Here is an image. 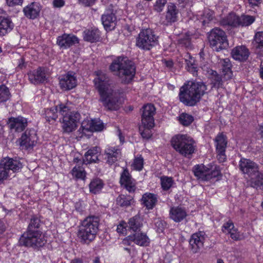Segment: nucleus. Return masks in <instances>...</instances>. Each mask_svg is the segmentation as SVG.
I'll return each mask as SVG.
<instances>
[{"mask_svg":"<svg viewBox=\"0 0 263 263\" xmlns=\"http://www.w3.org/2000/svg\"><path fill=\"white\" fill-rule=\"evenodd\" d=\"M96 75L93 82L100 96V101L107 109L117 110L118 108L117 93L111 86L109 78L101 71H97Z\"/></svg>","mask_w":263,"mask_h":263,"instance_id":"obj_1","label":"nucleus"},{"mask_svg":"<svg viewBox=\"0 0 263 263\" xmlns=\"http://www.w3.org/2000/svg\"><path fill=\"white\" fill-rule=\"evenodd\" d=\"M41 223V220L37 217L33 216L31 218L26 232L19 239L20 246L39 250L45 245L47 240L42 232L39 230Z\"/></svg>","mask_w":263,"mask_h":263,"instance_id":"obj_2","label":"nucleus"},{"mask_svg":"<svg viewBox=\"0 0 263 263\" xmlns=\"http://www.w3.org/2000/svg\"><path fill=\"white\" fill-rule=\"evenodd\" d=\"M207 87L202 82L189 81L180 88L179 100L184 105L193 106L206 93Z\"/></svg>","mask_w":263,"mask_h":263,"instance_id":"obj_3","label":"nucleus"},{"mask_svg":"<svg viewBox=\"0 0 263 263\" xmlns=\"http://www.w3.org/2000/svg\"><path fill=\"white\" fill-rule=\"evenodd\" d=\"M111 71L117 76L121 83L127 84L133 80L136 73V67L127 57H119L109 66Z\"/></svg>","mask_w":263,"mask_h":263,"instance_id":"obj_4","label":"nucleus"},{"mask_svg":"<svg viewBox=\"0 0 263 263\" xmlns=\"http://www.w3.org/2000/svg\"><path fill=\"white\" fill-rule=\"evenodd\" d=\"M99 221V218L95 216H88L82 221L78 232V237L81 242L88 244L95 239Z\"/></svg>","mask_w":263,"mask_h":263,"instance_id":"obj_5","label":"nucleus"},{"mask_svg":"<svg viewBox=\"0 0 263 263\" xmlns=\"http://www.w3.org/2000/svg\"><path fill=\"white\" fill-rule=\"evenodd\" d=\"M172 147L181 155L190 158L195 153L196 142L187 135L179 134L174 136L171 139Z\"/></svg>","mask_w":263,"mask_h":263,"instance_id":"obj_6","label":"nucleus"},{"mask_svg":"<svg viewBox=\"0 0 263 263\" xmlns=\"http://www.w3.org/2000/svg\"><path fill=\"white\" fill-rule=\"evenodd\" d=\"M59 113L63 116L62 128L64 132L71 133L77 127L80 119V114L78 111H71L68 105H59Z\"/></svg>","mask_w":263,"mask_h":263,"instance_id":"obj_7","label":"nucleus"},{"mask_svg":"<svg viewBox=\"0 0 263 263\" xmlns=\"http://www.w3.org/2000/svg\"><path fill=\"white\" fill-rule=\"evenodd\" d=\"M208 40L210 47L217 52L229 47L227 36L222 29L216 27L208 33Z\"/></svg>","mask_w":263,"mask_h":263,"instance_id":"obj_8","label":"nucleus"},{"mask_svg":"<svg viewBox=\"0 0 263 263\" xmlns=\"http://www.w3.org/2000/svg\"><path fill=\"white\" fill-rule=\"evenodd\" d=\"M158 44V36L151 29L142 30L136 39V46L144 50H149Z\"/></svg>","mask_w":263,"mask_h":263,"instance_id":"obj_9","label":"nucleus"},{"mask_svg":"<svg viewBox=\"0 0 263 263\" xmlns=\"http://www.w3.org/2000/svg\"><path fill=\"white\" fill-rule=\"evenodd\" d=\"M193 172L195 177L202 181H209L213 178L221 177V174L219 166L202 164L195 165Z\"/></svg>","mask_w":263,"mask_h":263,"instance_id":"obj_10","label":"nucleus"},{"mask_svg":"<svg viewBox=\"0 0 263 263\" xmlns=\"http://www.w3.org/2000/svg\"><path fill=\"white\" fill-rule=\"evenodd\" d=\"M23 167L22 163L17 159L9 157L4 158L0 163V184L9 176V172H18Z\"/></svg>","mask_w":263,"mask_h":263,"instance_id":"obj_11","label":"nucleus"},{"mask_svg":"<svg viewBox=\"0 0 263 263\" xmlns=\"http://www.w3.org/2000/svg\"><path fill=\"white\" fill-rule=\"evenodd\" d=\"M37 140L36 131L34 129H27L20 139V144L23 149H31L35 145Z\"/></svg>","mask_w":263,"mask_h":263,"instance_id":"obj_12","label":"nucleus"},{"mask_svg":"<svg viewBox=\"0 0 263 263\" xmlns=\"http://www.w3.org/2000/svg\"><path fill=\"white\" fill-rule=\"evenodd\" d=\"M215 141L216 143L217 158L220 163L223 162L227 159L225 154L226 148L227 145L226 136L223 134H219L216 137Z\"/></svg>","mask_w":263,"mask_h":263,"instance_id":"obj_13","label":"nucleus"},{"mask_svg":"<svg viewBox=\"0 0 263 263\" xmlns=\"http://www.w3.org/2000/svg\"><path fill=\"white\" fill-rule=\"evenodd\" d=\"M104 125L102 121L99 120L94 119L90 121H83L81 126L78 130L80 134H82L80 137H82L85 132L96 131L100 132L103 129Z\"/></svg>","mask_w":263,"mask_h":263,"instance_id":"obj_14","label":"nucleus"},{"mask_svg":"<svg viewBox=\"0 0 263 263\" xmlns=\"http://www.w3.org/2000/svg\"><path fill=\"white\" fill-rule=\"evenodd\" d=\"M240 170L245 174L250 177H252L258 172V167L257 165L250 159L242 158L239 162Z\"/></svg>","mask_w":263,"mask_h":263,"instance_id":"obj_15","label":"nucleus"},{"mask_svg":"<svg viewBox=\"0 0 263 263\" xmlns=\"http://www.w3.org/2000/svg\"><path fill=\"white\" fill-rule=\"evenodd\" d=\"M156 113V108L154 105L148 104L142 107L141 117L142 124L148 125L149 126H154V116Z\"/></svg>","mask_w":263,"mask_h":263,"instance_id":"obj_16","label":"nucleus"},{"mask_svg":"<svg viewBox=\"0 0 263 263\" xmlns=\"http://www.w3.org/2000/svg\"><path fill=\"white\" fill-rule=\"evenodd\" d=\"M204 233L201 231L195 233L191 236L189 243L190 249L193 253H197L203 247L204 241Z\"/></svg>","mask_w":263,"mask_h":263,"instance_id":"obj_17","label":"nucleus"},{"mask_svg":"<svg viewBox=\"0 0 263 263\" xmlns=\"http://www.w3.org/2000/svg\"><path fill=\"white\" fill-rule=\"evenodd\" d=\"M178 10L176 5L173 3H170L167 5V11L164 19L161 18V24L164 25H168L174 23L177 20Z\"/></svg>","mask_w":263,"mask_h":263,"instance_id":"obj_18","label":"nucleus"},{"mask_svg":"<svg viewBox=\"0 0 263 263\" xmlns=\"http://www.w3.org/2000/svg\"><path fill=\"white\" fill-rule=\"evenodd\" d=\"M78 42L79 40L76 36L66 33L58 36L57 40V44L61 48L63 49L68 48Z\"/></svg>","mask_w":263,"mask_h":263,"instance_id":"obj_19","label":"nucleus"},{"mask_svg":"<svg viewBox=\"0 0 263 263\" xmlns=\"http://www.w3.org/2000/svg\"><path fill=\"white\" fill-rule=\"evenodd\" d=\"M76 77L69 72L63 75L60 79V86L61 89L68 90L74 88L77 85Z\"/></svg>","mask_w":263,"mask_h":263,"instance_id":"obj_20","label":"nucleus"},{"mask_svg":"<svg viewBox=\"0 0 263 263\" xmlns=\"http://www.w3.org/2000/svg\"><path fill=\"white\" fill-rule=\"evenodd\" d=\"M8 125L11 129L21 132L27 127L28 122L26 118L22 116L17 118L11 117L9 119Z\"/></svg>","mask_w":263,"mask_h":263,"instance_id":"obj_21","label":"nucleus"},{"mask_svg":"<svg viewBox=\"0 0 263 263\" xmlns=\"http://www.w3.org/2000/svg\"><path fill=\"white\" fill-rule=\"evenodd\" d=\"M232 57L240 62L246 61L250 54L249 49L245 46H239L234 48L231 52Z\"/></svg>","mask_w":263,"mask_h":263,"instance_id":"obj_22","label":"nucleus"},{"mask_svg":"<svg viewBox=\"0 0 263 263\" xmlns=\"http://www.w3.org/2000/svg\"><path fill=\"white\" fill-rule=\"evenodd\" d=\"M129 241H133L136 244L141 246H147L149 243V238L146 234L142 233H135L133 235H129L126 239L123 240V242L130 245Z\"/></svg>","mask_w":263,"mask_h":263,"instance_id":"obj_23","label":"nucleus"},{"mask_svg":"<svg viewBox=\"0 0 263 263\" xmlns=\"http://www.w3.org/2000/svg\"><path fill=\"white\" fill-rule=\"evenodd\" d=\"M101 20L104 28L106 30H111L115 27L117 17L112 10H107L102 15Z\"/></svg>","mask_w":263,"mask_h":263,"instance_id":"obj_24","label":"nucleus"},{"mask_svg":"<svg viewBox=\"0 0 263 263\" xmlns=\"http://www.w3.org/2000/svg\"><path fill=\"white\" fill-rule=\"evenodd\" d=\"M101 153L100 148L97 146L89 149L84 155L83 158V163L88 164L92 163H97L99 161L98 159Z\"/></svg>","mask_w":263,"mask_h":263,"instance_id":"obj_25","label":"nucleus"},{"mask_svg":"<svg viewBox=\"0 0 263 263\" xmlns=\"http://www.w3.org/2000/svg\"><path fill=\"white\" fill-rule=\"evenodd\" d=\"M41 11V5L37 2H32L23 9L25 15L29 19H35Z\"/></svg>","mask_w":263,"mask_h":263,"instance_id":"obj_26","label":"nucleus"},{"mask_svg":"<svg viewBox=\"0 0 263 263\" xmlns=\"http://www.w3.org/2000/svg\"><path fill=\"white\" fill-rule=\"evenodd\" d=\"M28 76L30 82L34 84L43 83L46 79L45 70L42 67L30 72Z\"/></svg>","mask_w":263,"mask_h":263,"instance_id":"obj_27","label":"nucleus"},{"mask_svg":"<svg viewBox=\"0 0 263 263\" xmlns=\"http://www.w3.org/2000/svg\"><path fill=\"white\" fill-rule=\"evenodd\" d=\"M120 183L129 192L135 190V183L127 169L124 170L121 175Z\"/></svg>","mask_w":263,"mask_h":263,"instance_id":"obj_28","label":"nucleus"},{"mask_svg":"<svg viewBox=\"0 0 263 263\" xmlns=\"http://www.w3.org/2000/svg\"><path fill=\"white\" fill-rule=\"evenodd\" d=\"M104 153L107 163L112 165L117 161L121 152L118 148L115 147H109L105 149Z\"/></svg>","mask_w":263,"mask_h":263,"instance_id":"obj_29","label":"nucleus"},{"mask_svg":"<svg viewBox=\"0 0 263 263\" xmlns=\"http://www.w3.org/2000/svg\"><path fill=\"white\" fill-rule=\"evenodd\" d=\"M83 37L85 41L91 43L98 42L101 38L100 32L97 28L87 29L83 32Z\"/></svg>","mask_w":263,"mask_h":263,"instance_id":"obj_30","label":"nucleus"},{"mask_svg":"<svg viewBox=\"0 0 263 263\" xmlns=\"http://www.w3.org/2000/svg\"><path fill=\"white\" fill-rule=\"evenodd\" d=\"M252 45L257 53H263V31H258L255 33Z\"/></svg>","mask_w":263,"mask_h":263,"instance_id":"obj_31","label":"nucleus"},{"mask_svg":"<svg viewBox=\"0 0 263 263\" xmlns=\"http://www.w3.org/2000/svg\"><path fill=\"white\" fill-rule=\"evenodd\" d=\"M170 217L175 222H180L186 216L185 211L180 207H174L170 211Z\"/></svg>","mask_w":263,"mask_h":263,"instance_id":"obj_32","label":"nucleus"},{"mask_svg":"<svg viewBox=\"0 0 263 263\" xmlns=\"http://www.w3.org/2000/svg\"><path fill=\"white\" fill-rule=\"evenodd\" d=\"M143 204L148 210L152 209L157 202V196L155 194L146 193L142 196Z\"/></svg>","mask_w":263,"mask_h":263,"instance_id":"obj_33","label":"nucleus"},{"mask_svg":"<svg viewBox=\"0 0 263 263\" xmlns=\"http://www.w3.org/2000/svg\"><path fill=\"white\" fill-rule=\"evenodd\" d=\"M238 16L234 13H230L221 20L220 24L223 26L236 27L238 26Z\"/></svg>","mask_w":263,"mask_h":263,"instance_id":"obj_34","label":"nucleus"},{"mask_svg":"<svg viewBox=\"0 0 263 263\" xmlns=\"http://www.w3.org/2000/svg\"><path fill=\"white\" fill-rule=\"evenodd\" d=\"M14 27V24L11 20L7 17L5 21H3L0 25V36H3L11 31Z\"/></svg>","mask_w":263,"mask_h":263,"instance_id":"obj_35","label":"nucleus"},{"mask_svg":"<svg viewBox=\"0 0 263 263\" xmlns=\"http://www.w3.org/2000/svg\"><path fill=\"white\" fill-rule=\"evenodd\" d=\"M58 111L59 112V105L55 108H47L43 116L47 122L55 121L58 118Z\"/></svg>","mask_w":263,"mask_h":263,"instance_id":"obj_36","label":"nucleus"},{"mask_svg":"<svg viewBox=\"0 0 263 263\" xmlns=\"http://www.w3.org/2000/svg\"><path fill=\"white\" fill-rule=\"evenodd\" d=\"M104 183L99 178L93 179L89 184L90 192L93 194L99 193L103 188Z\"/></svg>","mask_w":263,"mask_h":263,"instance_id":"obj_37","label":"nucleus"},{"mask_svg":"<svg viewBox=\"0 0 263 263\" xmlns=\"http://www.w3.org/2000/svg\"><path fill=\"white\" fill-rule=\"evenodd\" d=\"M215 18L214 11L210 9H205L201 15L200 21L203 26H205Z\"/></svg>","mask_w":263,"mask_h":263,"instance_id":"obj_38","label":"nucleus"},{"mask_svg":"<svg viewBox=\"0 0 263 263\" xmlns=\"http://www.w3.org/2000/svg\"><path fill=\"white\" fill-rule=\"evenodd\" d=\"M128 223L129 228L135 232L140 229L142 225L140 217L138 215L131 218Z\"/></svg>","mask_w":263,"mask_h":263,"instance_id":"obj_39","label":"nucleus"},{"mask_svg":"<svg viewBox=\"0 0 263 263\" xmlns=\"http://www.w3.org/2000/svg\"><path fill=\"white\" fill-rule=\"evenodd\" d=\"M154 126H149L148 125L142 124L141 126L139 127V132L143 138L148 139L150 138L152 135L151 129Z\"/></svg>","mask_w":263,"mask_h":263,"instance_id":"obj_40","label":"nucleus"},{"mask_svg":"<svg viewBox=\"0 0 263 263\" xmlns=\"http://www.w3.org/2000/svg\"><path fill=\"white\" fill-rule=\"evenodd\" d=\"M72 175L77 179H84L86 173L82 166H76L71 171Z\"/></svg>","mask_w":263,"mask_h":263,"instance_id":"obj_41","label":"nucleus"},{"mask_svg":"<svg viewBox=\"0 0 263 263\" xmlns=\"http://www.w3.org/2000/svg\"><path fill=\"white\" fill-rule=\"evenodd\" d=\"M238 26H248L254 22L255 18L250 15H242L238 16Z\"/></svg>","mask_w":263,"mask_h":263,"instance_id":"obj_42","label":"nucleus"},{"mask_svg":"<svg viewBox=\"0 0 263 263\" xmlns=\"http://www.w3.org/2000/svg\"><path fill=\"white\" fill-rule=\"evenodd\" d=\"M178 120L183 126H189L193 122L194 118L189 114L182 113L179 116Z\"/></svg>","mask_w":263,"mask_h":263,"instance_id":"obj_43","label":"nucleus"},{"mask_svg":"<svg viewBox=\"0 0 263 263\" xmlns=\"http://www.w3.org/2000/svg\"><path fill=\"white\" fill-rule=\"evenodd\" d=\"M10 92L9 88L4 85L0 86V102H6L9 99Z\"/></svg>","mask_w":263,"mask_h":263,"instance_id":"obj_44","label":"nucleus"},{"mask_svg":"<svg viewBox=\"0 0 263 263\" xmlns=\"http://www.w3.org/2000/svg\"><path fill=\"white\" fill-rule=\"evenodd\" d=\"M117 204L122 207H127L131 204L132 199L130 197L120 195L117 198Z\"/></svg>","mask_w":263,"mask_h":263,"instance_id":"obj_45","label":"nucleus"},{"mask_svg":"<svg viewBox=\"0 0 263 263\" xmlns=\"http://www.w3.org/2000/svg\"><path fill=\"white\" fill-rule=\"evenodd\" d=\"M255 178L252 181L251 185L253 187L257 189L258 187H263V174L258 171Z\"/></svg>","mask_w":263,"mask_h":263,"instance_id":"obj_46","label":"nucleus"},{"mask_svg":"<svg viewBox=\"0 0 263 263\" xmlns=\"http://www.w3.org/2000/svg\"><path fill=\"white\" fill-rule=\"evenodd\" d=\"M173 180L172 178L168 177H162L161 178V184L164 190H168L172 186Z\"/></svg>","mask_w":263,"mask_h":263,"instance_id":"obj_47","label":"nucleus"},{"mask_svg":"<svg viewBox=\"0 0 263 263\" xmlns=\"http://www.w3.org/2000/svg\"><path fill=\"white\" fill-rule=\"evenodd\" d=\"M178 43L181 46L186 48H191V37L190 35L185 34L181 36L178 40Z\"/></svg>","mask_w":263,"mask_h":263,"instance_id":"obj_48","label":"nucleus"},{"mask_svg":"<svg viewBox=\"0 0 263 263\" xmlns=\"http://www.w3.org/2000/svg\"><path fill=\"white\" fill-rule=\"evenodd\" d=\"M212 83L214 87L216 88H219L222 85V79L221 77L218 75L216 72H215V74H213L212 77Z\"/></svg>","mask_w":263,"mask_h":263,"instance_id":"obj_49","label":"nucleus"},{"mask_svg":"<svg viewBox=\"0 0 263 263\" xmlns=\"http://www.w3.org/2000/svg\"><path fill=\"white\" fill-rule=\"evenodd\" d=\"M143 166V159L142 157L137 158L134 160L133 167L135 170L141 171Z\"/></svg>","mask_w":263,"mask_h":263,"instance_id":"obj_50","label":"nucleus"},{"mask_svg":"<svg viewBox=\"0 0 263 263\" xmlns=\"http://www.w3.org/2000/svg\"><path fill=\"white\" fill-rule=\"evenodd\" d=\"M166 3V0H157L154 5L155 10L158 12H161Z\"/></svg>","mask_w":263,"mask_h":263,"instance_id":"obj_51","label":"nucleus"},{"mask_svg":"<svg viewBox=\"0 0 263 263\" xmlns=\"http://www.w3.org/2000/svg\"><path fill=\"white\" fill-rule=\"evenodd\" d=\"M234 229V226L231 220H229L226 223H224L222 227V231L224 233H229Z\"/></svg>","mask_w":263,"mask_h":263,"instance_id":"obj_52","label":"nucleus"},{"mask_svg":"<svg viewBox=\"0 0 263 263\" xmlns=\"http://www.w3.org/2000/svg\"><path fill=\"white\" fill-rule=\"evenodd\" d=\"M127 224L124 221H122L118 225L117 228V231L118 233L124 234L126 231Z\"/></svg>","mask_w":263,"mask_h":263,"instance_id":"obj_53","label":"nucleus"},{"mask_svg":"<svg viewBox=\"0 0 263 263\" xmlns=\"http://www.w3.org/2000/svg\"><path fill=\"white\" fill-rule=\"evenodd\" d=\"M222 76L223 80L226 81L231 79L233 77L231 69L222 70Z\"/></svg>","mask_w":263,"mask_h":263,"instance_id":"obj_54","label":"nucleus"},{"mask_svg":"<svg viewBox=\"0 0 263 263\" xmlns=\"http://www.w3.org/2000/svg\"><path fill=\"white\" fill-rule=\"evenodd\" d=\"M78 2L85 7H89L95 4L96 0H78Z\"/></svg>","mask_w":263,"mask_h":263,"instance_id":"obj_55","label":"nucleus"},{"mask_svg":"<svg viewBox=\"0 0 263 263\" xmlns=\"http://www.w3.org/2000/svg\"><path fill=\"white\" fill-rule=\"evenodd\" d=\"M165 223L161 220H158L155 222V225L157 228V231L159 233L163 232L164 229Z\"/></svg>","mask_w":263,"mask_h":263,"instance_id":"obj_56","label":"nucleus"},{"mask_svg":"<svg viewBox=\"0 0 263 263\" xmlns=\"http://www.w3.org/2000/svg\"><path fill=\"white\" fill-rule=\"evenodd\" d=\"M231 237L234 240H238L239 239V235L237 232L236 230L234 229L228 233Z\"/></svg>","mask_w":263,"mask_h":263,"instance_id":"obj_57","label":"nucleus"},{"mask_svg":"<svg viewBox=\"0 0 263 263\" xmlns=\"http://www.w3.org/2000/svg\"><path fill=\"white\" fill-rule=\"evenodd\" d=\"M222 66V70L231 69V64L230 63V60L228 59H224L223 60Z\"/></svg>","mask_w":263,"mask_h":263,"instance_id":"obj_58","label":"nucleus"},{"mask_svg":"<svg viewBox=\"0 0 263 263\" xmlns=\"http://www.w3.org/2000/svg\"><path fill=\"white\" fill-rule=\"evenodd\" d=\"M23 0H6L7 4L9 6L21 5Z\"/></svg>","mask_w":263,"mask_h":263,"instance_id":"obj_59","label":"nucleus"},{"mask_svg":"<svg viewBox=\"0 0 263 263\" xmlns=\"http://www.w3.org/2000/svg\"><path fill=\"white\" fill-rule=\"evenodd\" d=\"M26 64L25 63V58L23 57H21L18 60V65L17 68L22 69L26 67Z\"/></svg>","mask_w":263,"mask_h":263,"instance_id":"obj_60","label":"nucleus"},{"mask_svg":"<svg viewBox=\"0 0 263 263\" xmlns=\"http://www.w3.org/2000/svg\"><path fill=\"white\" fill-rule=\"evenodd\" d=\"M65 5V2L64 0H53V5L54 7L60 8L63 7Z\"/></svg>","mask_w":263,"mask_h":263,"instance_id":"obj_61","label":"nucleus"},{"mask_svg":"<svg viewBox=\"0 0 263 263\" xmlns=\"http://www.w3.org/2000/svg\"><path fill=\"white\" fill-rule=\"evenodd\" d=\"M187 57H188L189 59L185 58L184 60H185V63L187 65V67H189V66H191L194 64V60L193 59V58L191 57V56L190 55H188Z\"/></svg>","mask_w":263,"mask_h":263,"instance_id":"obj_62","label":"nucleus"},{"mask_svg":"<svg viewBox=\"0 0 263 263\" xmlns=\"http://www.w3.org/2000/svg\"><path fill=\"white\" fill-rule=\"evenodd\" d=\"M7 17L5 16V12L0 9V25L3 23V21H5Z\"/></svg>","mask_w":263,"mask_h":263,"instance_id":"obj_63","label":"nucleus"},{"mask_svg":"<svg viewBox=\"0 0 263 263\" xmlns=\"http://www.w3.org/2000/svg\"><path fill=\"white\" fill-rule=\"evenodd\" d=\"M197 68L194 66V64L191 66H189V67H187V69L189 71L192 72L193 74H195L197 73Z\"/></svg>","mask_w":263,"mask_h":263,"instance_id":"obj_64","label":"nucleus"}]
</instances>
